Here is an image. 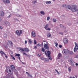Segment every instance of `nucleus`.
Wrapping results in <instances>:
<instances>
[{"instance_id":"1","label":"nucleus","mask_w":78,"mask_h":78,"mask_svg":"<svg viewBox=\"0 0 78 78\" xmlns=\"http://www.w3.org/2000/svg\"><path fill=\"white\" fill-rule=\"evenodd\" d=\"M11 69L9 67H7L6 68V70H5V72H6L7 73H8L10 74V75H12L13 74V72H12V70L11 72Z\"/></svg>"},{"instance_id":"2","label":"nucleus","mask_w":78,"mask_h":78,"mask_svg":"<svg viewBox=\"0 0 78 78\" xmlns=\"http://www.w3.org/2000/svg\"><path fill=\"white\" fill-rule=\"evenodd\" d=\"M75 47L74 48V51L75 53H76L78 50V44L76 42L75 43Z\"/></svg>"},{"instance_id":"3","label":"nucleus","mask_w":78,"mask_h":78,"mask_svg":"<svg viewBox=\"0 0 78 78\" xmlns=\"http://www.w3.org/2000/svg\"><path fill=\"white\" fill-rule=\"evenodd\" d=\"M16 33L18 36H20L21 34H22V30H20L19 31L17 30L16 31Z\"/></svg>"},{"instance_id":"4","label":"nucleus","mask_w":78,"mask_h":78,"mask_svg":"<svg viewBox=\"0 0 78 78\" xmlns=\"http://www.w3.org/2000/svg\"><path fill=\"white\" fill-rule=\"evenodd\" d=\"M45 54L47 56L50 57V55L51 54V52L50 51H45Z\"/></svg>"},{"instance_id":"5","label":"nucleus","mask_w":78,"mask_h":78,"mask_svg":"<svg viewBox=\"0 0 78 78\" xmlns=\"http://www.w3.org/2000/svg\"><path fill=\"white\" fill-rule=\"evenodd\" d=\"M49 25L48 24H47L45 26L44 28L46 30H48V31H50L51 30V29L50 28L48 27Z\"/></svg>"},{"instance_id":"6","label":"nucleus","mask_w":78,"mask_h":78,"mask_svg":"<svg viewBox=\"0 0 78 78\" xmlns=\"http://www.w3.org/2000/svg\"><path fill=\"white\" fill-rule=\"evenodd\" d=\"M63 52L64 53H69V50L68 49H63Z\"/></svg>"},{"instance_id":"7","label":"nucleus","mask_w":78,"mask_h":78,"mask_svg":"<svg viewBox=\"0 0 78 78\" xmlns=\"http://www.w3.org/2000/svg\"><path fill=\"white\" fill-rule=\"evenodd\" d=\"M0 53H1V54H3L4 55H5V58H8V56H7L6 55V54H5L4 52H3L2 51H0Z\"/></svg>"},{"instance_id":"8","label":"nucleus","mask_w":78,"mask_h":78,"mask_svg":"<svg viewBox=\"0 0 78 78\" xmlns=\"http://www.w3.org/2000/svg\"><path fill=\"white\" fill-rule=\"evenodd\" d=\"M63 42L64 44H68V40L66 38H64L63 40Z\"/></svg>"},{"instance_id":"9","label":"nucleus","mask_w":78,"mask_h":78,"mask_svg":"<svg viewBox=\"0 0 78 78\" xmlns=\"http://www.w3.org/2000/svg\"><path fill=\"white\" fill-rule=\"evenodd\" d=\"M24 51L26 52V53H28L30 51V50L28 48H24Z\"/></svg>"},{"instance_id":"10","label":"nucleus","mask_w":78,"mask_h":78,"mask_svg":"<svg viewBox=\"0 0 78 78\" xmlns=\"http://www.w3.org/2000/svg\"><path fill=\"white\" fill-rule=\"evenodd\" d=\"M5 14L3 11H1L0 12V16H3Z\"/></svg>"},{"instance_id":"11","label":"nucleus","mask_w":78,"mask_h":78,"mask_svg":"<svg viewBox=\"0 0 78 78\" xmlns=\"http://www.w3.org/2000/svg\"><path fill=\"white\" fill-rule=\"evenodd\" d=\"M44 47L45 48L47 49V50L49 49V47L48 46V44H46L45 45H44Z\"/></svg>"},{"instance_id":"12","label":"nucleus","mask_w":78,"mask_h":78,"mask_svg":"<svg viewBox=\"0 0 78 78\" xmlns=\"http://www.w3.org/2000/svg\"><path fill=\"white\" fill-rule=\"evenodd\" d=\"M8 45H12L13 44L12 43V42L10 41H8L7 42Z\"/></svg>"},{"instance_id":"13","label":"nucleus","mask_w":78,"mask_h":78,"mask_svg":"<svg viewBox=\"0 0 78 78\" xmlns=\"http://www.w3.org/2000/svg\"><path fill=\"white\" fill-rule=\"evenodd\" d=\"M10 67L12 71L15 69V66H14L12 65H11Z\"/></svg>"},{"instance_id":"14","label":"nucleus","mask_w":78,"mask_h":78,"mask_svg":"<svg viewBox=\"0 0 78 78\" xmlns=\"http://www.w3.org/2000/svg\"><path fill=\"white\" fill-rule=\"evenodd\" d=\"M32 34L33 37H36V34H35V32L34 31H32Z\"/></svg>"},{"instance_id":"15","label":"nucleus","mask_w":78,"mask_h":78,"mask_svg":"<svg viewBox=\"0 0 78 78\" xmlns=\"http://www.w3.org/2000/svg\"><path fill=\"white\" fill-rule=\"evenodd\" d=\"M20 51H22V52H23V51H24V48H20L19 49Z\"/></svg>"},{"instance_id":"16","label":"nucleus","mask_w":78,"mask_h":78,"mask_svg":"<svg viewBox=\"0 0 78 78\" xmlns=\"http://www.w3.org/2000/svg\"><path fill=\"white\" fill-rule=\"evenodd\" d=\"M72 5L71 7V6L70 5H68V8L69 9H71V11H72V9H73V8L72 7Z\"/></svg>"},{"instance_id":"17","label":"nucleus","mask_w":78,"mask_h":78,"mask_svg":"<svg viewBox=\"0 0 78 78\" xmlns=\"http://www.w3.org/2000/svg\"><path fill=\"white\" fill-rule=\"evenodd\" d=\"M62 56V54L61 53H59L58 55V59H60V58L59 57H61Z\"/></svg>"},{"instance_id":"18","label":"nucleus","mask_w":78,"mask_h":78,"mask_svg":"<svg viewBox=\"0 0 78 78\" xmlns=\"http://www.w3.org/2000/svg\"><path fill=\"white\" fill-rule=\"evenodd\" d=\"M70 63L71 66H74V63H75L74 62L72 61L70 62Z\"/></svg>"},{"instance_id":"19","label":"nucleus","mask_w":78,"mask_h":78,"mask_svg":"<svg viewBox=\"0 0 78 78\" xmlns=\"http://www.w3.org/2000/svg\"><path fill=\"white\" fill-rule=\"evenodd\" d=\"M9 24V23L8 21H5L4 22V24L5 25H8Z\"/></svg>"},{"instance_id":"20","label":"nucleus","mask_w":78,"mask_h":78,"mask_svg":"<svg viewBox=\"0 0 78 78\" xmlns=\"http://www.w3.org/2000/svg\"><path fill=\"white\" fill-rule=\"evenodd\" d=\"M42 44H44V45H47V44H47V42L44 41H43V42Z\"/></svg>"},{"instance_id":"21","label":"nucleus","mask_w":78,"mask_h":78,"mask_svg":"<svg viewBox=\"0 0 78 78\" xmlns=\"http://www.w3.org/2000/svg\"><path fill=\"white\" fill-rule=\"evenodd\" d=\"M41 14L42 15H45V12L43 11H41L40 12Z\"/></svg>"},{"instance_id":"22","label":"nucleus","mask_w":78,"mask_h":78,"mask_svg":"<svg viewBox=\"0 0 78 78\" xmlns=\"http://www.w3.org/2000/svg\"><path fill=\"white\" fill-rule=\"evenodd\" d=\"M46 4H50V3H51V1H47L46 2Z\"/></svg>"},{"instance_id":"23","label":"nucleus","mask_w":78,"mask_h":78,"mask_svg":"<svg viewBox=\"0 0 78 78\" xmlns=\"http://www.w3.org/2000/svg\"><path fill=\"white\" fill-rule=\"evenodd\" d=\"M15 56H18V57H19V56H20V55L19 54H16L15 55Z\"/></svg>"},{"instance_id":"24","label":"nucleus","mask_w":78,"mask_h":78,"mask_svg":"<svg viewBox=\"0 0 78 78\" xmlns=\"http://www.w3.org/2000/svg\"><path fill=\"white\" fill-rule=\"evenodd\" d=\"M51 35L49 33L48 34L47 36L48 37H51Z\"/></svg>"},{"instance_id":"25","label":"nucleus","mask_w":78,"mask_h":78,"mask_svg":"<svg viewBox=\"0 0 78 78\" xmlns=\"http://www.w3.org/2000/svg\"><path fill=\"white\" fill-rule=\"evenodd\" d=\"M23 55H26V56L28 55H27L26 53L25 52H23Z\"/></svg>"},{"instance_id":"26","label":"nucleus","mask_w":78,"mask_h":78,"mask_svg":"<svg viewBox=\"0 0 78 78\" xmlns=\"http://www.w3.org/2000/svg\"><path fill=\"white\" fill-rule=\"evenodd\" d=\"M11 56L12 58V59H13L14 61H15V58H14V57L12 55H11Z\"/></svg>"},{"instance_id":"27","label":"nucleus","mask_w":78,"mask_h":78,"mask_svg":"<svg viewBox=\"0 0 78 78\" xmlns=\"http://www.w3.org/2000/svg\"><path fill=\"white\" fill-rule=\"evenodd\" d=\"M43 60L44 61H48V59L47 58H44L43 59Z\"/></svg>"},{"instance_id":"28","label":"nucleus","mask_w":78,"mask_h":78,"mask_svg":"<svg viewBox=\"0 0 78 78\" xmlns=\"http://www.w3.org/2000/svg\"><path fill=\"white\" fill-rule=\"evenodd\" d=\"M41 51H43V52H44V51H45V49H44V48H42Z\"/></svg>"},{"instance_id":"29","label":"nucleus","mask_w":78,"mask_h":78,"mask_svg":"<svg viewBox=\"0 0 78 78\" xmlns=\"http://www.w3.org/2000/svg\"><path fill=\"white\" fill-rule=\"evenodd\" d=\"M6 3H9V0H6Z\"/></svg>"},{"instance_id":"30","label":"nucleus","mask_w":78,"mask_h":78,"mask_svg":"<svg viewBox=\"0 0 78 78\" xmlns=\"http://www.w3.org/2000/svg\"><path fill=\"white\" fill-rule=\"evenodd\" d=\"M50 19V18L49 16H48L47 17V20H49Z\"/></svg>"},{"instance_id":"31","label":"nucleus","mask_w":78,"mask_h":78,"mask_svg":"<svg viewBox=\"0 0 78 78\" xmlns=\"http://www.w3.org/2000/svg\"><path fill=\"white\" fill-rule=\"evenodd\" d=\"M53 22H56V20L55 19H54L53 20Z\"/></svg>"},{"instance_id":"32","label":"nucleus","mask_w":78,"mask_h":78,"mask_svg":"<svg viewBox=\"0 0 78 78\" xmlns=\"http://www.w3.org/2000/svg\"><path fill=\"white\" fill-rule=\"evenodd\" d=\"M67 6V5L66 4H63L62 5V7H66Z\"/></svg>"},{"instance_id":"33","label":"nucleus","mask_w":78,"mask_h":78,"mask_svg":"<svg viewBox=\"0 0 78 78\" xmlns=\"http://www.w3.org/2000/svg\"><path fill=\"white\" fill-rule=\"evenodd\" d=\"M29 42L30 44H31V43H32V41H31V40H29Z\"/></svg>"},{"instance_id":"34","label":"nucleus","mask_w":78,"mask_h":78,"mask_svg":"<svg viewBox=\"0 0 78 78\" xmlns=\"http://www.w3.org/2000/svg\"><path fill=\"white\" fill-rule=\"evenodd\" d=\"M68 70L69 71V72H70V71H71V68H70V67H69L68 68Z\"/></svg>"},{"instance_id":"35","label":"nucleus","mask_w":78,"mask_h":78,"mask_svg":"<svg viewBox=\"0 0 78 78\" xmlns=\"http://www.w3.org/2000/svg\"><path fill=\"white\" fill-rule=\"evenodd\" d=\"M11 15H10L9 16H7V18H10V17H11Z\"/></svg>"},{"instance_id":"36","label":"nucleus","mask_w":78,"mask_h":78,"mask_svg":"<svg viewBox=\"0 0 78 78\" xmlns=\"http://www.w3.org/2000/svg\"><path fill=\"white\" fill-rule=\"evenodd\" d=\"M37 55L38 56H39V57H41V55L39 54H37Z\"/></svg>"},{"instance_id":"37","label":"nucleus","mask_w":78,"mask_h":78,"mask_svg":"<svg viewBox=\"0 0 78 78\" xmlns=\"http://www.w3.org/2000/svg\"><path fill=\"white\" fill-rule=\"evenodd\" d=\"M37 3V2L36 0H35L33 2V3H34V4L35 3Z\"/></svg>"},{"instance_id":"38","label":"nucleus","mask_w":78,"mask_h":78,"mask_svg":"<svg viewBox=\"0 0 78 78\" xmlns=\"http://www.w3.org/2000/svg\"><path fill=\"white\" fill-rule=\"evenodd\" d=\"M3 2H4L5 3H6V0H3Z\"/></svg>"},{"instance_id":"39","label":"nucleus","mask_w":78,"mask_h":78,"mask_svg":"<svg viewBox=\"0 0 78 78\" xmlns=\"http://www.w3.org/2000/svg\"><path fill=\"white\" fill-rule=\"evenodd\" d=\"M4 78H8V76L6 75L4 77Z\"/></svg>"},{"instance_id":"40","label":"nucleus","mask_w":78,"mask_h":78,"mask_svg":"<svg viewBox=\"0 0 78 78\" xmlns=\"http://www.w3.org/2000/svg\"><path fill=\"white\" fill-rule=\"evenodd\" d=\"M48 58H49V59H50V60H52L51 58L50 57H48Z\"/></svg>"},{"instance_id":"41","label":"nucleus","mask_w":78,"mask_h":78,"mask_svg":"<svg viewBox=\"0 0 78 78\" xmlns=\"http://www.w3.org/2000/svg\"><path fill=\"white\" fill-rule=\"evenodd\" d=\"M34 44H36V40H34Z\"/></svg>"},{"instance_id":"42","label":"nucleus","mask_w":78,"mask_h":78,"mask_svg":"<svg viewBox=\"0 0 78 78\" xmlns=\"http://www.w3.org/2000/svg\"><path fill=\"white\" fill-rule=\"evenodd\" d=\"M69 78H75V77L74 76L72 77L71 76L70 77H69Z\"/></svg>"},{"instance_id":"43","label":"nucleus","mask_w":78,"mask_h":78,"mask_svg":"<svg viewBox=\"0 0 78 78\" xmlns=\"http://www.w3.org/2000/svg\"><path fill=\"white\" fill-rule=\"evenodd\" d=\"M26 73H27V74L28 75H30V74H29V73L28 72H26Z\"/></svg>"},{"instance_id":"44","label":"nucleus","mask_w":78,"mask_h":78,"mask_svg":"<svg viewBox=\"0 0 78 78\" xmlns=\"http://www.w3.org/2000/svg\"><path fill=\"white\" fill-rule=\"evenodd\" d=\"M59 47L60 48H62V45H59Z\"/></svg>"},{"instance_id":"45","label":"nucleus","mask_w":78,"mask_h":78,"mask_svg":"<svg viewBox=\"0 0 78 78\" xmlns=\"http://www.w3.org/2000/svg\"><path fill=\"white\" fill-rule=\"evenodd\" d=\"M27 40H25V44H27Z\"/></svg>"},{"instance_id":"46","label":"nucleus","mask_w":78,"mask_h":78,"mask_svg":"<svg viewBox=\"0 0 78 78\" xmlns=\"http://www.w3.org/2000/svg\"><path fill=\"white\" fill-rule=\"evenodd\" d=\"M0 29H3V27L0 26Z\"/></svg>"},{"instance_id":"47","label":"nucleus","mask_w":78,"mask_h":78,"mask_svg":"<svg viewBox=\"0 0 78 78\" xmlns=\"http://www.w3.org/2000/svg\"><path fill=\"white\" fill-rule=\"evenodd\" d=\"M4 46L6 48H8V46Z\"/></svg>"},{"instance_id":"48","label":"nucleus","mask_w":78,"mask_h":78,"mask_svg":"<svg viewBox=\"0 0 78 78\" xmlns=\"http://www.w3.org/2000/svg\"><path fill=\"white\" fill-rule=\"evenodd\" d=\"M29 76H30V77H31L32 78V77H33V76H31V75H30V74H29Z\"/></svg>"},{"instance_id":"49","label":"nucleus","mask_w":78,"mask_h":78,"mask_svg":"<svg viewBox=\"0 0 78 78\" xmlns=\"http://www.w3.org/2000/svg\"><path fill=\"white\" fill-rule=\"evenodd\" d=\"M37 46H40V44H37Z\"/></svg>"},{"instance_id":"50","label":"nucleus","mask_w":78,"mask_h":78,"mask_svg":"<svg viewBox=\"0 0 78 78\" xmlns=\"http://www.w3.org/2000/svg\"><path fill=\"white\" fill-rule=\"evenodd\" d=\"M76 66H78V64L77 63H76Z\"/></svg>"},{"instance_id":"51","label":"nucleus","mask_w":78,"mask_h":78,"mask_svg":"<svg viewBox=\"0 0 78 78\" xmlns=\"http://www.w3.org/2000/svg\"><path fill=\"white\" fill-rule=\"evenodd\" d=\"M2 19L1 18H0V21H1V20H2Z\"/></svg>"},{"instance_id":"52","label":"nucleus","mask_w":78,"mask_h":78,"mask_svg":"<svg viewBox=\"0 0 78 78\" xmlns=\"http://www.w3.org/2000/svg\"><path fill=\"white\" fill-rule=\"evenodd\" d=\"M55 70L56 71V72H58V70H56V69H55Z\"/></svg>"},{"instance_id":"53","label":"nucleus","mask_w":78,"mask_h":78,"mask_svg":"<svg viewBox=\"0 0 78 78\" xmlns=\"http://www.w3.org/2000/svg\"><path fill=\"white\" fill-rule=\"evenodd\" d=\"M18 58L19 60H20V56L18 57Z\"/></svg>"},{"instance_id":"54","label":"nucleus","mask_w":78,"mask_h":78,"mask_svg":"<svg viewBox=\"0 0 78 78\" xmlns=\"http://www.w3.org/2000/svg\"><path fill=\"white\" fill-rule=\"evenodd\" d=\"M34 48H37V46H35V47H34Z\"/></svg>"},{"instance_id":"55","label":"nucleus","mask_w":78,"mask_h":78,"mask_svg":"<svg viewBox=\"0 0 78 78\" xmlns=\"http://www.w3.org/2000/svg\"><path fill=\"white\" fill-rule=\"evenodd\" d=\"M57 73L58 74V75H59V74H60V73H59L58 72H57Z\"/></svg>"},{"instance_id":"56","label":"nucleus","mask_w":78,"mask_h":78,"mask_svg":"<svg viewBox=\"0 0 78 78\" xmlns=\"http://www.w3.org/2000/svg\"><path fill=\"white\" fill-rule=\"evenodd\" d=\"M65 32H67V30H65Z\"/></svg>"},{"instance_id":"57","label":"nucleus","mask_w":78,"mask_h":78,"mask_svg":"<svg viewBox=\"0 0 78 78\" xmlns=\"http://www.w3.org/2000/svg\"><path fill=\"white\" fill-rule=\"evenodd\" d=\"M75 77H76V78H77V76H76V75H75Z\"/></svg>"},{"instance_id":"58","label":"nucleus","mask_w":78,"mask_h":78,"mask_svg":"<svg viewBox=\"0 0 78 78\" xmlns=\"http://www.w3.org/2000/svg\"><path fill=\"white\" fill-rule=\"evenodd\" d=\"M58 45V43H57L56 44V46H57Z\"/></svg>"},{"instance_id":"59","label":"nucleus","mask_w":78,"mask_h":78,"mask_svg":"<svg viewBox=\"0 0 78 78\" xmlns=\"http://www.w3.org/2000/svg\"><path fill=\"white\" fill-rule=\"evenodd\" d=\"M16 71L17 73H16V74H17V70H16Z\"/></svg>"},{"instance_id":"60","label":"nucleus","mask_w":78,"mask_h":78,"mask_svg":"<svg viewBox=\"0 0 78 78\" xmlns=\"http://www.w3.org/2000/svg\"><path fill=\"white\" fill-rule=\"evenodd\" d=\"M64 28H66V27H64Z\"/></svg>"},{"instance_id":"61","label":"nucleus","mask_w":78,"mask_h":78,"mask_svg":"<svg viewBox=\"0 0 78 78\" xmlns=\"http://www.w3.org/2000/svg\"><path fill=\"white\" fill-rule=\"evenodd\" d=\"M63 34V33H62V34Z\"/></svg>"},{"instance_id":"62","label":"nucleus","mask_w":78,"mask_h":78,"mask_svg":"<svg viewBox=\"0 0 78 78\" xmlns=\"http://www.w3.org/2000/svg\"><path fill=\"white\" fill-rule=\"evenodd\" d=\"M56 0H53V1H55Z\"/></svg>"},{"instance_id":"63","label":"nucleus","mask_w":78,"mask_h":78,"mask_svg":"<svg viewBox=\"0 0 78 78\" xmlns=\"http://www.w3.org/2000/svg\"><path fill=\"white\" fill-rule=\"evenodd\" d=\"M60 26H62V25H60Z\"/></svg>"},{"instance_id":"64","label":"nucleus","mask_w":78,"mask_h":78,"mask_svg":"<svg viewBox=\"0 0 78 78\" xmlns=\"http://www.w3.org/2000/svg\"><path fill=\"white\" fill-rule=\"evenodd\" d=\"M1 78H2V77H1Z\"/></svg>"}]
</instances>
